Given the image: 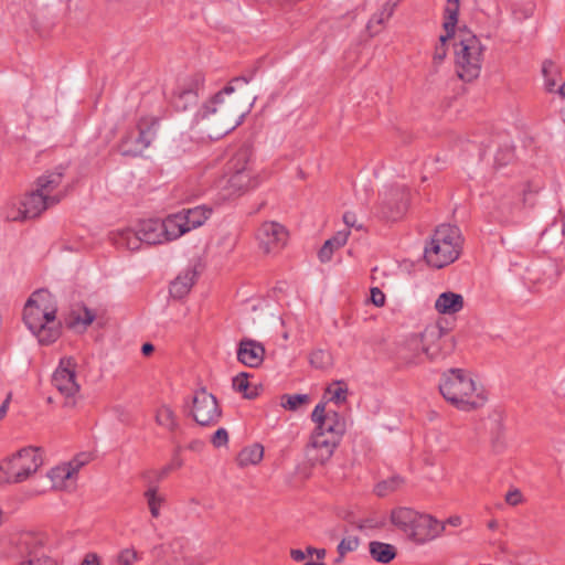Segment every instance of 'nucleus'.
Instances as JSON below:
<instances>
[{"label": "nucleus", "instance_id": "nucleus-24", "mask_svg": "<svg viewBox=\"0 0 565 565\" xmlns=\"http://www.w3.org/2000/svg\"><path fill=\"white\" fill-rule=\"evenodd\" d=\"M198 278L195 267H188L182 271L170 286V294L173 298L181 299L189 294Z\"/></svg>", "mask_w": 565, "mask_h": 565}, {"label": "nucleus", "instance_id": "nucleus-3", "mask_svg": "<svg viewBox=\"0 0 565 565\" xmlns=\"http://www.w3.org/2000/svg\"><path fill=\"white\" fill-rule=\"evenodd\" d=\"M391 522L402 531L408 540L419 545L434 541L445 531V524L433 515L420 513L405 507L392 510Z\"/></svg>", "mask_w": 565, "mask_h": 565}, {"label": "nucleus", "instance_id": "nucleus-25", "mask_svg": "<svg viewBox=\"0 0 565 565\" xmlns=\"http://www.w3.org/2000/svg\"><path fill=\"white\" fill-rule=\"evenodd\" d=\"M47 477L52 481V487L56 490H73L76 486V476L65 466V463L52 468Z\"/></svg>", "mask_w": 565, "mask_h": 565}, {"label": "nucleus", "instance_id": "nucleus-31", "mask_svg": "<svg viewBox=\"0 0 565 565\" xmlns=\"http://www.w3.org/2000/svg\"><path fill=\"white\" fill-rule=\"evenodd\" d=\"M264 457V448L255 444L250 447H246L238 454L237 462L241 467H246L248 465L258 463Z\"/></svg>", "mask_w": 565, "mask_h": 565}, {"label": "nucleus", "instance_id": "nucleus-43", "mask_svg": "<svg viewBox=\"0 0 565 565\" xmlns=\"http://www.w3.org/2000/svg\"><path fill=\"white\" fill-rule=\"evenodd\" d=\"M330 355L323 350L313 351L310 354V363L317 369H323L329 364Z\"/></svg>", "mask_w": 565, "mask_h": 565}, {"label": "nucleus", "instance_id": "nucleus-53", "mask_svg": "<svg viewBox=\"0 0 565 565\" xmlns=\"http://www.w3.org/2000/svg\"><path fill=\"white\" fill-rule=\"evenodd\" d=\"M371 301L376 307H382L385 303V295L380 288L374 287L371 289Z\"/></svg>", "mask_w": 565, "mask_h": 565}, {"label": "nucleus", "instance_id": "nucleus-59", "mask_svg": "<svg viewBox=\"0 0 565 565\" xmlns=\"http://www.w3.org/2000/svg\"><path fill=\"white\" fill-rule=\"evenodd\" d=\"M326 550L324 548H315L312 546L307 547V554L308 555H316L318 559H322L326 556Z\"/></svg>", "mask_w": 565, "mask_h": 565}, {"label": "nucleus", "instance_id": "nucleus-46", "mask_svg": "<svg viewBox=\"0 0 565 565\" xmlns=\"http://www.w3.org/2000/svg\"><path fill=\"white\" fill-rule=\"evenodd\" d=\"M180 451V447L177 448L175 455L173 456L171 462L163 467L159 475L158 479L161 480L166 478L172 470L179 469L183 465V460L179 457L178 452Z\"/></svg>", "mask_w": 565, "mask_h": 565}, {"label": "nucleus", "instance_id": "nucleus-37", "mask_svg": "<svg viewBox=\"0 0 565 565\" xmlns=\"http://www.w3.org/2000/svg\"><path fill=\"white\" fill-rule=\"evenodd\" d=\"M329 399L335 404H340L345 401L348 387L344 382L338 381L327 387Z\"/></svg>", "mask_w": 565, "mask_h": 565}, {"label": "nucleus", "instance_id": "nucleus-6", "mask_svg": "<svg viewBox=\"0 0 565 565\" xmlns=\"http://www.w3.org/2000/svg\"><path fill=\"white\" fill-rule=\"evenodd\" d=\"M462 248V237L457 226L441 224L426 244L424 257L428 265L443 268L458 259Z\"/></svg>", "mask_w": 565, "mask_h": 565}, {"label": "nucleus", "instance_id": "nucleus-1", "mask_svg": "<svg viewBox=\"0 0 565 565\" xmlns=\"http://www.w3.org/2000/svg\"><path fill=\"white\" fill-rule=\"evenodd\" d=\"M233 93L234 86L226 85L196 115L198 118L206 121L211 138H220L231 132L243 121L245 111L237 107L233 98L227 102L224 99L225 95L231 96Z\"/></svg>", "mask_w": 565, "mask_h": 565}, {"label": "nucleus", "instance_id": "nucleus-5", "mask_svg": "<svg viewBox=\"0 0 565 565\" xmlns=\"http://www.w3.org/2000/svg\"><path fill=\"white\" fill-rule=\"evenodd\" d=\"M439 391L446 401L462 411L479 408L484 403L482 395L475 394L473 380L461 369H450L445 372Z\"/></svg>", "mask_w": 565, "mask_h": 565}, {"label": "nucleus", "instance_id": "nucleus-17", "mask_svg": "<svg viewBox=\"0 0 565 565\" xmlns=\"http://www.w3.org/2000/svg\"><path fill=\"white\" fill-rule=\"evenodd\" d=\"M444 330L438 326L427 327L424 330V354L427 360L436 361L448 355L454 347V340L444 338Z\"/></svg>", "mask_w": 565, "mask_h": 565}, {"label": "nucleus", "instance_id": "nucleus-28", "mask_svg": "<svg viewBox=\"0 0 565 565\" xmlns=\"http://www.w3.org/2000/svg\"><path fill=\"white\" fill-rule=\"evenodd\" d=\"M156 423L168 429L169 431H175L179 428L178 417L174 411L167 404L158 406L154 414Z\"/></svg>", "mask_w": 565, "mask_h": 565}, {"label": "nucleus", "instance_id": "nucleus-9", "mask_svg": "<svg viewBox=\"0 0 565 565\" xmlns=\"http://www.w3.org/2000/svg\"><path fill=\"white\" fill-rule=\"evenodd\" d=\"M250 157V148L248 146H243L230 161V170L232 171V174L226 180L230 190L227 196L239 194L256 185V181L252 177V169L249 167Z\"/></svg>", "mask_w": 565, "mask_h": 565}, {"label": "nucleus", "instance_id": "nucleus-18", "mask_svg": "<svg viewBox=\"0 0 565 565\" xmlns=\"http://www.w3.org/2000/svg\"><path fill=\"white\" fill-rule=\"evenodd\" d=\"M408 196L405 186H395L385 192L382 199L384 216L393 221L399 218L407 210Z\"/></svg>", "mask_w": 565, "mask_h": 565}, {"label": "nucleus", "instance_id": "nucleus-16", "mask_svg": "<svg viewBox=\"0 0 565 565\" xmlns=\"http://www.w3.org/2000/svg\"><path fill=\"white\" fill-rule=\"evenodd\" d=\"M287 238V230L277 222H265L257 231L259 247L266 254L278 252L285 246Z\"/></svg>", "mask_w": 565, "mask_h": 565}, {"label": "nucleus", "instance_id": "nucleus-4", "mask_svg": "<svg viewBox=\"0 0 565 565\" xmlns=\"http://www.w3.org/2000/svg\"><path fill=\"white\" fill-rule=\"evenodd\" d=\"M344 431V420L337 412H329V415L321 422V424L316 426L311 436L310 444L306 450L309 461L313 465L326 463L333 455V451Z\"/></svg>", "mask_w": 565, "mask_h": 565}, {"label": "nucleus", "instance_id": "nucleus-64", "mask_svg": "<svg viewBox=\"0 0 565 565\" xmlns=\"http://www.w3.org/2000/svg\"><path fill=\"white\" fill-rule=\"evenodd\" d=\"M188 448L193 451H199L203 448V443L201 440H193L189 444Z\"/></svg>", "mask_w": 565, "mask_h": 565}, {"label": "nucleus", "instance_id": "nucleus-34", "mask_svg": "<svg viewBox=\"0 0 565 565\" xmlns=\"http://www.w3.org/2000/svg\"><path fill=\"white\" fill-rule=\"evenodd\" d=\"M3 214L8 221H24L28 220L26 214L24 213V206L20 204V200L12 199L8 201L4 206Z\"/></svg>", "mask_w": 565, "mask_h": 565}, {"label": "nucleus", "instance_id": "nucleus-47", "mask_svg": "<svg viewBox=\"0 0 565 565\" xmlns=\"http://www.w3.org/2000/svg\"><path fill=\"white\" fill-rule=\"evenodd\" d=\"M349 235L350 232L348 230L339 231L326 243L335 250L347 243Z\"/></svg>", "mask_w": 565, "mask_h": 565}, {"label": "nucleus", "instance_id": "nucleus-40", "mask_svg": "<svg viewBox=\"0 0 565 565\" xmlns=\"http://www.w3.org/2000/svg\"><path fill=\"white\" fill-rule=\"evenodd\" d=\"M360 540L356 535L344 536L337 546L338 554L345 556L348 553L355 551L359 547Z\"/></svg>", "mask_w": 565, "mask_h": 565}, {"label": "nucleus", "instance_id": "nucleus-61", "mask_svg": "<svg viewBox=\"0 0 565 565\" xmlns=\"http://www.w3.org/2000/svg\"><path fill=\"white\" fill-rule=\"evenodd\" d=\"M11 397H12V395H11V393H9L7 395V397H6V399L3 401V403L1 404V406H0V419L4 418V416L7 415Z\"/></svg>", "mask_w": 565, "mask_h": 565}, {"label": "nucleus", "instance_id": "nucleus-29", "mask_svg": "<svg viewBox=\"0 0 565 565\" xmlns=\"http://www.w3.org/2000/svg\"><path fill=\"white\" fill-rule=\"evenodd\" d=\"M371 556L383 564L390 563L396 556V548L387 543L371 542L369 545Z\"/></svg>", "mask_w": 565, "mask_h": 565}, {"label": "nucleus", "instance_id": "nucleus-57", "mask_svg": "<svg viewBox=\"0 0 565 565\" xmlns=\"http://www.w3.org/2000/svg\"><path fill=\"white\" fill-rule=\"evenodd\" d=\"M539 186L533 188L532 185L527 184L526 189L523 190V204H530L533 205V202L531 201V195L539 192Z\"/></svg>", "mask_w": 565, "mask_h": 565}, {"label": "nucleus", "instance_id": "nucleus-39", "mask_svg": "<svg viewBox=\"0 0 565 565\" xmlns=\"http://www.w3.org/2000/svg\"><path fill=\"white\" fill-rule=\"evenodd\" d=\"M542 73L545 78V88L548 93L555 92L556 79L555 75L557 73L555 65L552 61H544L542 66Z\"/></svg>", "mask_w": 565, "mask_h": 565}, {"label": "nucleus", "instance_id": "nucleus-32", "mask_svg": "<svg viewBox=\"0 0 565 565\" xmlns=\"http://www.w3.org/2000/svg\"><path fill=\"white\" fill-rule=\"evenodd\" d=\"M459 0H448L445 8L444 29L448 35H455L456 24L458 22Z\"/></svg>", "mask_w": 565, "mask_h": 565}, {"label": "nucleus", "instance_id": "nucleus-21", "mask_svg": "<svg viewBox=\"0 0 565 565\" xmlns=\"http://www.w3.org/2000/svg\"><path fill=\"white\" fill-rule=\"evenodd\" d=\"M424 331L419 334H412L405 339L399 351V359L407 365H418L424 361Z\"/></svg>", "mask_w": 565, "mask_h": 565}, {"label": "nucleus", "instance_id": "nucleus-15", "mask_svg": "<svg viewBox=\"0 0 565 565\" xmlns=\"http://www.w3.org/2000/svg\"><path fill=\"white\" fill-rule=\"evenodd\" d=\"M212 209L200 205L193 209H183L182 211L171 214L172 223H175V232L178 238L193 228L203 225L211 216Z\"/></svg>", "mask_w": 565, "mask_h": 565}, {"label": "nucleus", "instance_id": "nucleus-56", "mask_svg": "<svg viewBox=\"0 0 565 565\" xmlns=\"http://www.w3.org/2000/svg\"><path fill=\"white\" fill-rule=\"evenodd\" d=\"M334 249L329 246L327 243L323 244V246L319 250V258L321 262H329L332 257Z\"/></svg>", "mask_w": 565, "mask_h": 565}, {"label": "nucleus", "instance_id": "nucleus-11", "mask_svg": "<svg viewBox=\"0 0 565 565\" xmlns=\"http://www.w3.org/2000/svg\"><path fill=\"white\" fill-rule=\"evenodd\" d=\"M159 120L154 117H143L137 125V130L130 132L121 141L120 151L124 156L141 154L156 139Z\"/></svg>", "mask_w": 565, "mask_h": 565}, {"label": "nucleus", "instance_id": "nucleus-20", "mask_svg": "<svg viewBox=\"0 0 565 565\" xmlns=\"http://www.w3.org/2000/svg\"><path fill=\"white\" fill-rule=\"evenodd\" d=\"M203 83V78L198 75L189 82L179 85L172 96V104L178 110H186L198 102L199 88Z\"/></svg>", "mask_w": 565, "mask_h": 565}, {"label": "nucleus", "instance_id": "nucleus-22", "mask_svg": "<svg viewBox=\"0 0 565 565\" xmlns=\"http://www.w3.org/2000/svg\"><path fill=\"white\" fill-rule=\"evenodd\" d=\"M20 204L24 206V213L29 218L40 216L45 210L56 205V196H43L35 188L23 199Z\"/></svg>", "mask_w": 565, "mask_h": 565}, {"label": "nucleus", "instance_id": "nucleus-62", "mask_svg": "<svg viewBox=\"0 0 565 565\" xmlns=\"http://www.w3.org/2000/svg\"><path fill=\"white\" fill-rule=\"evenodd\" d=\"M443 524H449L451 526H459L462 523V520L459 515H452L448 518L445 522H441Z\"/></svg>", "mask_w": 565, "mask_h": 565}, {"label": "nucleus", "instance_id": "nucleus-7", "mask_svg": "<svg viewBox=\"0 0 565 565\" xmlns=\"http://www.w3.org/2000/svg\"><path fill=\"white\" fill-rule=\"evenodd\" d=\"M483 50L475 34L468 30H459L455 42V64L460 79L471 82L480 75Z\"/></svg>", "mask_w": 565, "mask_h": 565}, {"label": "nucleus", "instance_id": "nucleus-35", "mask_svg": "<svg viewBox=\"0 0 565 565\" xmlns=\"http://www.w3.org/2000/svg\"><path fill=\"white\" fill-rule=\"evenodd\" d=\"M309 402H310V396L308 394H295V395L285 394L281 396V406L288 411H297L302 405H306Z\"/></svg>", "mask_w": 565, "mask_h": 565}, {"label": "nucleus", "instance_id": "nucleus-49", "mask_svg": "<svg viewBox=\"0 0 565 565\" xmlns=\"http://www.w3.org/2000/svg\"><path fill=\"white\" fill-rule=\"evenodd\" d=\"M228 441V434L225 428H218L212 436L211 443L214 447H221L226 445Z\"/></svg>", "mask_w": 565, "mask_h": 565}, {"label": "nucleus", "instance_id": "nucleus-63", "mask_svg": "<svg viewBox=\"0 0 565 565\" xmlns=\"http://www.w3.org/2000/svg\"><path fill=\"white\" fill-rule=\"evenodd\" d=\"M393 3L390 2V0L383 6L381 11H384L385 18L390 19L394 12Z\"/></svg>", "mask_w": 565, "mask_h": 565}, {"label": "nucleus", "instance_id": "nucleus-12", "mask_svg": "<svg viewBox=\"0 0 565 565\" xmlns=\"http://www.w3.org/2000/svg\"><path fill=\"white\" fill-rule=\"evenodd\" d=\"M137 234L140 244L148 245L162 244L178 238L175 223H172L171 216L164 220H146L140 222Z\"/></svg>", "mask_w": 565, "mask_h": 565}, {"label": "nucleus", "instance_id": "nucleus-23", "mask_svg": "<svg viewBox=\"0 0 565 565\" xmlns=\"http://www.w3.org/2000/svg\"><path fill=\"white\" fill-rule=\"evenodd\" d=\"M265 355L264 347L250 339L242 340L237 349V360L246 366L257 367L262 364Z\"/></svg>", "mask_w": 565, "mask_h": 565}, {"label": "nucleus", "instance_id": "nucleus-60", "mask_svg": "<svg viewBox=\"0 0 565 565\" xmlns=\"http://www.w3.org/2000/svg\"><path fill=\"white\" fill-rule=\"evenodd\" d=\"M307 555H308V554H307V551H306V552H303V551H301V550H296V548H294V550H291V551H290V556H291V558H292L294 561H296V562H301V561H303V559L307 557Z\"/></svg>", "mask_w": 565, "mask_h": 565}, {"label": "nucleus", "instance_id": "nucleus-58", "mask_svg": "<svg viewBox=\"0 0 565 565\" xmlns=\"http://www.w3.org/2000/svg\"><path fill=\"white\" fill-rule=\"evenodd\" d=\"M81 565H100V561L95 553H89L84 557Z\"/></svg>", "mask_w": 565, "mask_h": 565}, {"label": "nucleus", "instance_id": "nucleus-8", "mask_svg": "<svg viewBox=\"0 0 565 565\" xmlns=\"http://www.w3.org/2000/svg\"><path fill=\"white\" fill-rule=\"evenodd\" d=\"M14 553L21 558L19 565H56L49 556V547L43 534L25 532L12 540Z\"/></svg>", "mask_w": 565, "mask_h": 565}, {"label": "nucleus", "instance_id": "nucleus-38", "mask_svg": "<svg viewBox=\"0 0 565 565\" xmlns=\"http://www.w3.org/2000/svg\"><path fill=\"white\" fill-rule=\"evenodd\" d=\"M403 484V479L394 476L390 479L379 482L375 487V492L379 497H384L390 492L397 490Z\"/></svg>", "mask_w": 565, "mask_h": 565}, {"label": "nucleus", "instance_id": "nucleus-14", "mask_svg": "<svg viewBox=\"0 0 565 565\" xmlns=\"http://www.w3.org/2000/svg\"><path fill=\"white\" fill-rule=\"evenodd\" d=\"M76 365L74 358H63L52 376L54 387L66 398L74 397L81 388L76 381Z\"/></svg>", "mask_w": 565, "mask_h": 565}, {"label": "nucleus", "instance_id": "nucleus-30", "mask_svg": "<svg viewBox=\"0 0 565 565\" xmlns=\"http://www.w3.org/2000/svg\"><path fill=\"white\" fill-rule=\"evenodd\" d=\"M95 313L86 307L76 308L71 311L67 324L71 328L81 326L86 329L95 320Z\"/></svg>", "mask_w": 565, "mask_h": 565}, {"label": "nucleus", "instance_id": "nucleus-41", "mask_svg": "<svg viewBox=\"0 0 565 565\" xmlns=\"http://www.w3.org/2000/svg\"><path fill=\"white\" fill-rule=\"evenodd\" d=\"M519 207V204L512 202L508 196H503L498 203V211L504 221H508L514 211Z\"/></svg>", "mask_w": 565, "mask_h": 565}, {"label": "nucleus", "instance_id": "nucleus-26", "mask_svg": "<svg viewBox=\"0 0 565 565\" xmlns=\"http://www.w3.org/2000/svg\"><path fill=\"white\" fill-rule=\"evenodd\" d=\"M462 308L463 297L452 291L440 294L435 302V309L441 315H455Z\"/></svg>", "mask_w": 565, "mask_h": 565}, {"label": "nucleus", "instance_id": "nucleus-50", "mask_svg": "<svg viewBox=\"0 0 565 565\" xmlns=\"http://www.w3.org/2000/svg\"><path fill=\"white\" fill-rule=\"evenodd\" d=\"M329 415V412H326V406L324 404L320 403L318 404L312 414H311V418L312 420L316 423V425H320L321 422Z\"/></svg>", "mask_w": 565, "mask_h": 565}, {"label": "nucleus", "instance_id": "nucleus-10", "mask_svg": "<svg viewBox=\"0 0 565 565\" xmlns=\"http://www.w3.org/2000/svg\"><path fill=\"white\" fill-rule=\"evenodd\" d=\"M13 483H21L35 473L43 465L42 449L26 447L6 459Z\"/></svg>", "mask_w": 565, "mask_h": 565}, {"label": "nucleus", "instance_id": "nucleus-13", "mask_svg": "<svg viewBox=\"0 0 565 565\" xmlns=\"http://www.w3.org/2000/svg\"><path fill=\"white\" fill-rule=\"evenodd\" d=\"M191 414L199 425L209 426L220 420L222 412L215 396L202 388L193 395Z\"/></svg>", "mask_w": 565, "mask_h": 565}, {"label": "nucleus", "instance_id": "nucleus-48", "mask_svg": "<svg viewBox=\"0 0 565 565\" xmlns=\"http://www.w3.org/2000/svg\"><path fill=\"white\" fill-rule=\"evenodd\" d=\"M514 157L513 149L509 146L500 149L495 154V163L499 166H505Z\"/></svg>", "mask_w": 565, "mask_h": 565}, {"label": "nucleus", "instance_id": "nucleus-42", "mask_svg": "<svg viewBox=\"0 0 565 565\" xmlns=\"http://www.w3.org/2000/svg\"><path fill=\"white\" fill-rule=\"evenodd\" d=\"M451 36L452 35H448V33L439 36V43L436 45L434 55H433L435 64H440L444 61V58L446 57V55H447L446 43H447L448 39H450Z\"/></svg>", "mask_w": 565, "mask_h": 565}, {"label": "nucleus", "instance_id": "nucleus-27", "mask_svg": "<svg viewBox=\"0 0 565 565\" xmlns=\"http://www.w3.org/2000/svg\"><path fill=\"white\" fill-rule=\"evenodd\" d=\"M109 238L118 248L138 250L141 246L137 231L130 228L114 231L109 234Z\"/></svg>", "mask_w": 565, "mask_h": 565}, {"label": "nucleus", "instance_id": "nucleus-45", "mask_svg": "<svg viewBox=\"0 0 565 565\" xmlns=\"http://www.w3.org/2000/svg\"><path fill=\"white\" fill-rule=\"evenodd\" d=\"M90 460L89 454H79L71 461L66 462L65 466L70 468V470L77 476L78 470L84 467L86 463H88Z\"/></svg>", "mask_w": 565, "mask_h": 565}, {"label": "nucleus", "instance_id": "nucleus-19", "mask_svg": "<svg viewBox=\"0 0 565 565\" xmlns=\"http://www.w3.org/2000/svg\"><path fill=\"white\" fill-rule=\"evenodd\" d=\"M64 172L62 169L46 172L39 177L34 182V188L43 196H56V204L66 195V190L62 189Z\"/></svg>", "mask_w": 565, "mask_h": 565}, {"label": "nucleus", "instance_id": "nucleus-44", "mask_svg": "<svg viewBox=\"0 0 565 565\" xmlns=\"http://www.w3.org/2000/svg\"><path fill=\"white\" fill-rule=\"evenodd\" d=\"M140 556L134 548H125L122 550L118 556L117 562L120 565H134L137 561H139Z\"/></svg>", "mask_w": 565, "mask_h": 565}, {"label": "nucleus", "instance_id": "nucleus-52", "mask_svg": "<svg viewBox=\"0 0 565 565\" xmlns=\"http://www.w3.org/2000/svg\"><path fill=\"white\" fill-rule=\"evenodd\" d=\"M343 222L348 228L362 230V224L358 223L356 215L353 212H345L343 214Z\"/></svg>", "mask_w": 565, "mask_h": 565}, {"label": "nucleus", "instance_id": "nucleus-54", "mask_svg": "<svg viewBox=\"0 0 565 565\" xmlns=\"http://www.w3.org/2000/svg\"><path fill=\"white\" fill-rule=\"evenodd\" d=\"M522 501V493L518 489H513L505 494V502L510 505H518Z\"/></svg>", "mask_w": 565, "mask_h": 565}, {"label": "nucleus", "instance_id": "nucleus-2", "mask_svg": "<svg viewBox=\"0 0 565 565\" xmlns=\"http://www.w3.org/2000/svg\"><path fill=\"white\" fill-rule=\"evenodd\" d=\"M51 295L38 290L26 301L23 321L41 344H51L61 335V324L56 321V309L50 305Z\"/></svg>", "mask_w": 565, "mask_h": 565}, {"label": "nucleus", "instance_id": "nucleus-33", "mask_svg": "<svg viewBox=\"0 0 565 565\" xmlns=\"http://www.w3.org/2000/svg\"><path fill=\"white\" fill-rule=\"evenodd\" d=\"M143 495L147 501L151 516L154 519L159 518L160 508L166 502L164 495L158 493V488L154 486L149 487Z\"/></svg>", "mask_w": 565, "mask_h": 565}, {"label": "nucleus", "instance_id": "nucleus-51", "mask_svg": "<svg viewBox=\"0 0 565 565\" xmlns=\"http://www.w3.org/2000/svg\"><path fill=\"white\" fill-rule=\"evenodd\" d=\"M387 20L385 18V13L384 11H381L376 14H374L371 20L369 21L366 28L370 32H374L376 33L379 30L375 29L376 25H382L384 23V21Z\"/></svg>", "mask_w": 565, "mask_h": 565}, {"label": "nucleus", "instance_id": "nucleus-55", "mask_svg": "<svg viewBox=\"0 0 565 565\" xmlns=\"http://www.w3.org/2000/svg\"><path fill=\"white\" fill-rule=\"evenodd\" d=\"M8 466L6 459L0 462V486L7 484V483H13V480H11L8 471Z\"/></svg>", "mask_w": 565, "mask_h": 565}, {"label": "nucleus", "instance_id": "nucleus-36", "mask_svg": "<svg viewBox=\"0 0 565 565\" xmlns=\"http://www.w3.org/2000/svg\"><path fill=\"white\" fill-rule=\"evenodd\" d=\"M233 388L243 393L246 398H254L257 395L256 388L249 390L248 374L243 372L233 379Z\"/></svg>", "mask_w": 565, "mask_h": 565}]
</instances>
